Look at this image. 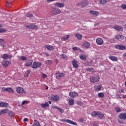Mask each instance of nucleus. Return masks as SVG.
I'll return each mask as SVG.
<instances>
[{
  "instance_id": "obj_43",
  "label": "nucleus",
  "mask_w": 126,
  "mask_h": 126,
  "mask_svg": "<svg viewBox=\"0 0 126 126\" xmlns=\"http://www.w3.org/2000/svg\"><path fill=\"white\" fill-rule=\"evenodd\" d=\"M6 31H7V30H6L5 29H0V33H3L4 32H6Z\"/></svg>"
},
{
  "instance_id": "obj_42",
  "label": "nucleus",
  "mask_w": 126,
  "mask_h": 126,
  "mask_svg": "<svg viewBox=\"0 0 126 126\" xmlns=\"http://www.w3.org/2000/svg\"><path fill=\"white\" fill-rule=\"evenodd\" d=\"M60 58L63 60H64L66 59V56L65 54H63L60 55Z\"/></svg>"
},
{
  "instance_id": "obj_6",
  "label": "nucleus",
  "mask_w": 126,
  "mask_h": 126,
  "mask_svg": "<svg viewBox=\"0 0 126 126\" xmlns=\"http://www.w3.org/2000/svg\"><path fill=\"white\" fill-rule=\"evenodd\" d=\"M17 93H18L20 95H22L23 94H25V92L24 91V89L20 87H18L16 88Z\"/></svg>"
},
{
  "instance_id": "obj_39",
  "label": "nucleus",
  "mask_w": 126,
  "mask_h": 126,
  "mask_svg": "<svg viewBox=\"0 0 126 126\" xmlns=\"http://www.w3.org/2000/svg\"><path fill=\"white\" fill-rule=\"evenodd\" d=\"M76 37L78 40H81L82 39V35L80 34H76Z\"/></svg>"
},
{
  "instance_id": "obj_19",
  "label": "nucleus",
  "mask_w": 126,
  "mask_h": 126,
  "mask_svg": "<svg viewBox=\"0 0 126 126\" xmlns=\"http://www.w3.org/2000/svg\"><path fill=\"white\" fill-rule=\"evenodd\" d=\"M64 73H61V72H58L56 73L57 78H61V77H64Z\"/></svg>"
},
{
  "instance_id": "obj_15",
  "label": "nucleus",
  "mask_w": 126,
  "mask_h": 126,
  "mask_svg": "<svg viewBox=\"0 0 126 126\" xmlns=\"http://www.w3.org/2000/svg\"><path fill=\"white\" fill-rule=\"evenodd\" d=\"M72 64L74 68H78V61L76 60H73L72 61Z\"/></svg>"
},
{
  "instance_id": "obj_34",
  "label": "nucleus",
  "mask_w": 126,
  "mask_h": 126,
  "mask_svg": "<svg viewBox=\"0 0 126 126\" xmlns=\"http://www.w3.org/2000/svg\"><path fill=\"white\" fill-rule=\"evenodd\" d=\"M98 115H99V111H94L91 114L92 117H96V116H98Z\"/></svg>"
},
{
  "instance_id": "obj_40",
  "label": "nucleus",
  "mask_w": 126,
  "mask_h": 126,
  "mask_svg": "<svg viewBox=\"0 0 126 126\" xmlns=\"http://www.w3.org/2000/svg\"><path fill=\"white\" fill-rule=\"evenodd\" d=\"M20 59L22 61H27V57H26V56H21L20 57Z\"/></svg>"
},
{
  "instance_id": "obj_5",
  "label": "nucleus",
  "mask_w": 126,
  "mask_h": 126,
  "mask_svg": "<svg viewBox=\"0 0 126 126\" xmlns=\"http://www.w3.org/2000/svg\"><path fill=\"white\" fill-rule=\"evenodd\" d=\"M26 28H28V29L36 30V29H38V26L36 25H33V24H31L30 25H28L26 26Z\"/></svg>"
},
{
  "instance_id": "obj_54",
  "label": "nucleus",
  "mask_w": 126,
  "mask_h": 126,
  "mask_svg": "<svg viewBox=\"0 0 126 126\" xmlns=\"http://www.w3.org/2000/svg\"><path fill=\"white\" fill-rule=\"evenodd\" d=\"M52 109H57V110H58L59 107H58V106H56V105H54L52 107Z\"/></svg>"
},
{
  "instance_id": "obj_29",
  "label": "nucleus",
  "mask_w": 126,
  "mask_h": 126,
  "mask_svg": "<svg viewBox=\"0 0 126 126\" xmlns=\"http://www.w3.org/2000/svg\"><path fill=\"white\" fill-rule=\"evenodd\" d=\"M90 13H91V14H93V15H95V16H97V15L99 14V12L97 11L90 10Z\"/></svg>"
},
{
  "instance_id": "obj_56",
  "label": "nucleus",
  "mask_w": 126,
  "mask_h": 126,
  "mask_svg": "<svg viewBox=\"0 0 126 126\" xmlns=\"http://www.w3.org/2000/svg\"><path fill=\"white\" fill-rule=\"evenodd\" d=\"M77 104H78L79 105H82V103L81 101H77Z\"/></svg>"
},
{
  "instance_id": "obj_10",
  "label": "nucleus",
  "mask_w": 126,
  "mask_h": 126,
  "mask_svg": "<svg viewBox=\"0 0 126 126\" xmlns=\"http://www.w3.org/2000/svg\"><path fill=\"white\" fill-rule=\"evenodd\" d=\"M33 63L32 60H28L25 62V66H31Z\"/></svg>"
},
{
  "instance_id": "obj_52",
  "label": "nucleus",
  "mask_w": 126,
  "mask_h": 126,
  "mask_svg": "<svg viewBox=\"0 0 126 126\" xmlns=\"http://www.w3.org/2000/svg\"><path fill=\"white\" fill-rule=\"evenodd\" d=\"M48 76H47V75L45 74L44 73H42V75H41V77H42V78H47Z\"/></svg>"
},
{
  "instance_id": "obj_22",
  "label": "nucleus",
  "mask_w": 126,
  "mask_h": 126,
  "mask_svg": "<svg viewBox=\"0 0 126 126\" xmlns=\"http://www.w3.org/2000/svg\"><path fill=\"white\" fill-rule=\"evenodd\" d=\"M82 47H84L85 48H86V49H88L89 48V47H90V43L87 41H86L82 44Z\"/></svg>"
},
{
  "instance_id": "obj_8",
  "label": "nucleus",
  "mask_w": 126,
  "mask_h": 126,
  "mask_svg": "<svg viewBox=\"0 0 126 126\" xmlns=\"http://www.w3.org/2000/svg\"><path fill=\"white\" fill-rule=\"evenodd\" d=\"M102 87H103V86H102V84H100L98 85L94 86V89L95 91H96V92H98V91H101V89H102Z\"/></svg>"
},
{
  "instance_id": "obj_47",
  "label": "nucleus",
  "mask_w": 126,
  "mask_h": 126,
  "mask_svg": "<svg viewBox=\"0 0 126 126\" xmlns=\"http://www.w3.org/2000/svg\"><path fill=\"white\" fill-rule=\"evenodd\" d=\"M121 8L123 9H126V4H122L121 6Z\"/></svg>"
},
{
  "instance_id": "obj_61",
  "label": "nucleus",
  "mask_w": 126,
  "mask_h": 126,
  "mask_svg": "<svg viewBox=\"0 0 126 126\" xmlns=\"http://www.w3.org/2000/svg\"><path fill=\"white\" fill-rule=\"evenodd\" d=\"M94 126H98V124H97V123H94Z\"/></svg>"
},
{
  "instance_id": "obj_26",
  "label": "nucleus",
  "mask_w": 126,
  "mask_h": 126,
  "mask_svg": "<svg viewBox=\"0 0 126 126\" xmlns=\"http://www.w3.org/2000/svg\"><path fill=\"white\" fill-rule=\"evenodd\" d=\"M68 101L70 106H73V105H74V99L73 98H70Z\"/></svg>"
},
{
  "instance_id": "obj_55",
  "label": "nucleus",
  "mask_w": 126,
  "mask_h": 126,
  "mask_svg": "<svg viewBox=\"0 0 126 126\" xmlns=\"http://www.w3.org/2000/svg\"><path fill=\"white\" fill-rule=\"evenodd\" d=\"M27 102H28L27 101H23L22 103V106H23V105H25L26 103H27Z\"/></svg>"
},
{
  "instance_id": "obj_25",
  "label": "nucleus",
  "mask_w": 126,
  "mask_h": 126,
  "mask_svg": "<svg viewBox=\"0 0 126 126\" xmlns=\"http://www.w3.org/2000/svg\"><path fill=\"white\" fill-rule=\"evenodd\" d=\"M7 112H8V109H7L1 110L0 111V116H1V115H4V114H6Z\"/></svg>"
},
{
  "instance_id": "obj_11",
  "label": "nucleus",
  "mask_w": 126,
  "mask_h": 126,
  "mask_svg": "<svg viewBox=\"0 0 126 126\" xmlns=\"http://www.w3.org/2000/svg\"><path fill=\"white\" fill-rule=\"evenodd\" d=\"M11 63V62L8 61H5L3 60L1 62V64L3 65V66H8L9 64H10Z\"/></svg>"
},
{
  "instance_id": "obj_17",
  "label": "nucleus",
  "mask_w": 126,
  "mask_h": 126,
  "mask_svg": "<svg viewBox=\"0 0 126 126\" xmlns=\"http://www.w3.org/2000/svg\"><path fill=\"white\" fill-rule=\"evenodd\" d=\"M115 38L119 41H122V40H124V39H125V36L122 35L121 34H118L115 35Z\"/></svg>"
},
{
  "instance_id": "obj_64",
  "label": "nucleus",
  "mask_w": 126,
  "mask_h": 126,
  "mask_svg": "<svg viewBox=\"0 0 126 126\" xmlns=\"http://www.w3.org/2000/svg\"><path fill=\"white\" fill-rule=\"evenodd\" d=\"M123 56L124 57H126V53H124V55H123Z\"/></svg>"
},
{
  "instance_id": "obj_36",
  "label": "nucleus",
  "mask_w": 126,
  "mask_h": 126,
  "mask_svg": "<svg viewBox=\"0 0 126 126\" xmlns=\"http://www.w3.org/2000/svg\"><path fill=\"white\" fill-rule=\"evenodd\" d=\"M31 72V71H30V70H27V72H26L24 75V77H28V75L30 74Z\"/></svg>"
},
{
  "instance_id": "obj_18",
  "label": "nucleus",
  "mask_w": 126,
  "mask_h": 126,
  "mask_svg": "<svg viewBox=\"0 0 126 126\" xmlns=\"http://www.w3.org/2000/svg\"><path fill=\"white\" fill-rule=\"evenodd\" d=\"M114 28L117 31H123L124 30V28L118 25L114 26Z\"/></svg>"
},
{
  "instance_id": "obj_23",
  "label": "nucleus",
  "mask_w": 126,
  "mask_h": 126,
  "mask_svg": "<svg viewBox=\"0 0 126 126\" xmlns=\"http://www.w3.org/2000/svg\"><path fill=\"white\" fill-rule=\"evenodd\" d=\"M109 59L111 60V61H112V62H117L119 60L118 57L116 56H110Z\"/></svg>"
},
{
  "instance_id": "obj_21",
  "label": "nucleus",
  "mask_w": 126,
  "mask_h": 126,
  "mask_svg": "<svg viewBox=\"0 0 126 126\" xmlns=\"http://www.w3.org/2000/svg\"><path fill=\"white\" fill-rule=\"evenodd\" d=\"M96 42L97 45H101L103 44V39L101 38H98L96 39Z\"/></svg>"
},
{
  "instance_id": "obj_24",
  "label": "nucleus",
  "mask_w": 126,
  "mask_h": 126,
  "mask_svg": "<svg viewBox=\"0 0 126 126\" xmlns=\"http://www.w3.org/2000/svg\"><path fill=\"white\" fill-rule=\"evenodd\" d=\"M0 107H3V108H7V107H8V103L1 102L0 103Z\"/></svg>"
},
{
  "instance_id": "obj_58",
  "label": "nucleus",
  "mask_w": 126,
  "mask_h": 126,
  "mask_svg": "<svg viewBox=\"0 0 126 126\" xmlns=\"http://www.w3.org/2000/svg\"><path fill=\"white\" fill-rule=\"evenodd\" d=\"M28 121H29V120L28 118H25L24 119V122H28Z\"/></svg>"
},
{
  "instance_id": "obj_28",
  "label": "nucleus",
  "mask_w": 126,
  "mask_h": 126,
  "mask_svg": "<svg viewBox=\"0 0 126 126\" xmlns=\"http://www.w3.org/2000/svg\"><path fill=\"white\" fill-rule=\"evenodd\" d=\"M49 103L48 102H45V103H41V107L43 108V109H45V108H47V107H49Z\"/></svg>"
},
{
  "instance_id": "obj_53",
  "label": "nucleus",
  "mask_w": 126,
  "mask_h": 126,
  "mask_svg": "<svg viewBox=\"0 0 126 126\" xmlns=\"http://www.w3.org/2000/svg\"><path fill=\"white\" fill-rule=\"evenodd\" d=\"M79 122H80V123H84V118H80L79 119Z\"/></svg>"
},
{
  "instance_id": "obj_1",
  "label": "nucleus",
  "mask_w": 126,
  "mask_h": 126,
  "mask_svg": "<svg viewBox=\"0 0 126 126\" xmlns=\"http://www.w3.org/2000/svg\"><path fill=\"white\" fill-rule=\"evenodd\" d=\"M50 13L52 15H58L62 13V10L57 7H52L51 8Z\"/></svg>"
},
{
  "instance_id": "obj_14",
  "label": "nucleus",
  "mask_w": 126,
  "mask_h": 126,
  "mask_svg": "<svg viewBox=\"0 0 126 126\" xmlns=\"http://www.w3.org/2000/svg\"><path fill=\"white\" fill-rule=\"evenodd\" d=\"M2 58L3 60H8V59H11L12 58V55L4 54Z\"/></svg>"
},
{
  "instance_id": "obj_35",
  "label": "nucleus",
  "mask_w": 126,
  "mask_h": 126,
  "mask_svg": "<svg viewBox=\"0 0 126 126\" xmlns=\"http://www.w3.org/2000/svg\"><path fill=\"white\" fill-rule=\"evenodd\" d=\"M32 126H40V123L37 120H35Z\"/></svg>"
},
{
  "instance_id": "obj_63",
  "label": "nucleus",
  "mask_w": 126,
  "mask_h": 126,
  "mask_svg": "<svg viewBox=\"0 0 126 126\" xmlns=\"http://www.w3.org/2000/svg\"><path fill=\"white\" fill-rule=\"evenodd\" d=\"M118 122H119V123H120V124H123V121H120V120H118Z\"/></svg>"
},
{
  "instance_id": "obj_30",
  "label": "nucleus",
  "mask_w": 126,
  "mask_h": 126,
  "mask_svg": "<svg viewBox=\"0 0 126 126\" xmlns=\"http://www.w3.org/2000/svg\"><path fill=\"white\" fill-rule=\"evenodd\" d=\"M44 48H47L48 51H53V50H54V46L52 45H45Z\"/></svg>"
},
{
  "instance_id": "obj_3",
  "label": "nucleus",
  "mask_w": 126,
  "mask_h": 126,
  "mask_svg": "<svg viewBox=\"0 0 126 126\" xmlns=\"http://www.w3.org/2000/svg\"><path fill=\"white\" fill-rule=\"evenodd\" d=\"M99 80H100V77L98 76H96L95 77L93 76L90 77V81L92 83H95V82H99Z\"/></svg>"
},
{
  "instance_id": "obj_27",
  "label": "nucleus",
  "mask_w": 126,
  "mask_h": 126,
  "mask_svg": "<svg viewBox=\"0 0 126 126\" xmlns=\"http://www.w3.org/2000/svg\"><path fill=\"white\" fill-rule=\"evenodd\" d=\"M80 59L82 60V61H86V59H87V57H86V55L84 54H81L80 55Z\"/></svg>"
},
{
  "instance_id": "obj_31",
  "label": "nucleus",
  "mask_w": 126,
  "mask_h": 126,
  "mask_svg": "<svg viewBox=\"0 0 126 126\" xmlns=\"http://www.w3.org/2000/svg\"><path fill=\"white\" fill-rule=\"evenodd\" d=\"M99 114H97L98 118H99L101 120H103V118H104V114L101 113V112L99 111Z\"/></svg>"
},
{
  "instance_id": "obj_38",
  "label": "nucleus",
  "mask_w": 126,
  "mask_h": 126,
  "mask_svg": "<svg viewBox=\"0 0 126 126\" xmlns=\"http://www.w3.org/2000/svg\"><path fill=\"white\" fill-rule=\"evenodd\" d=\"M98 96L99 97V98H104L105 97V95L103 93H99L98 94Z\"/></svg>"
},
{
  "instance_id": "obj_12",
  "label": "nucleus",
  "mask_w": 126,
  "mask_h": 126,
  "mask_svg": "<svg viewBox=\"0 0 126 126\" xmlns=\"http://www.w3.org/2000/svg\"><path fill=\"white\" fill-rule=\"evenodd\" d=\"M51 99L52 101L57 102L58 100H60V96L58 95H53L51 96Z\"/></svg>"
},
{
  "instance_id": "obj_7",
  "label": "nucleus",
  "mask_w": 126,
  "mask_h": 126,
  "mask_svg": "<svg viewBox=\"0 0 126 126\" xmlns=\"http://www.w3.org/2000/svg\"><path fill=\"white\" fill-rule=\"evenodd\" d=\"M77 5H79V6L81 7L87 6V5H88V2H87V1H86V0H83L81 2L78 3Z\"/></svg>"
},
{
  "instance_id": "obj_57",
  "label": "nucleus",
  "mask_w": 126,
  "mask_h": 126,
  "mask_svg": "<svg viewBox=\"0 0 126 126\" xmlns=\"http://www.w3.org/2000/svg\"><path fill=\"white\" fill-rule=\"evenodd\" d=\"M55 0H47V2H52V1H55Z\"/></svg>"
},
{
  "instance_id": "obj_20",
  "label": "nucleus",
  "mask_w": 126,
  "mask_h": 126,
  "mask_svg": "<svg viewBox=\"0 0 126 126\" xmlns=\"http://www.w3.org/2000/svg\"><path fill=\"white\" fill-rule=\"evenodd\" d=\"M116 49H118V50H126V47L123 45H116L115 46Z\"/></svg>"
},
{
  "instance_id": "obj_4",
  "label": "nucleus",
  "mask_w": 126,
  "mask_h": 126,
  "mask_svg": "<svg viewBox=\"0 0 126 126\" xmlns=\"http://www.w3.org/2000/svg\"><path fill=\"white\" fill-rule=\"evenodd\" d=\"M62 122H64V123H67L68 124H70V125H73V126H77V123L74 122L71 120H69L68 119H62Z\"/></svg>"
},
{
  "instance_id": "obj_45",
  "label": "nucleus",
  "mask_w": 126,
  "mask_h": 126,
  "mask_svg": "<svg viewBox=\"0 0 126 126\" xmlns=\"http://www.w3.org/2000/svg\"><path fill=\"white\" fill-rule=\"evenodd\" d=\"M26 16L27 17H33V14L30 13H28L26 15Z\"/></svg>"
},
{
  "instance_id": "obj_49",
  "label": "nucleus",
  "mask_w": 126,
  "mask_h": 126,
  "mask_svg": "<svg viewBox=\"0 0 126 126\" xmlns=\"http://www.w3.org/2000/svg\"><path fill=\"white\" fill-rule=\"evenodd\" d=\"M58 111H60V113H64V110H63V108H61L60 107H58Z\"/></svg>"
},
{
  "instance_id": "obj_50",
  "label": "nucleus",
  "mask_w": 126,
  "mask_h": 126,
  "mask_svg": "<svg viewBox=\"0 0 126 126\" xmlns=\"http://www.w3.org/2000/svg\"><path fill=\"white\" fill-rule=\"evenodd\" d=\"M7 88L2 87V88H1V91H2V92H5V91L7 92Z\"/></svg>"
},
{
  "instance_id": "obj_62",
  "label": "nucleus",
  "mask_w": 126,
  "mask_h": 126,
  "mask_svg": "<svg viewBox=\"0 0 126 126\" xmlns=\"http://www.w3.org/2000/svg\"><path fill=\"white\" fill-rule=\"evenodd\" d=\"M45 56H46V57H49V54L48 53H45L44 54Z\"/></svg>"
},
{
  "instance_id": "obj_16",
  "label": "nucleus",
  "mask_w": 126,
  "mask_h": 126,
  "mask_svg": "<svg viewBox=\"0 0 126 126\" xmlns=\"http://www.w3.org/2000/svg\"><path fill=\"white\" fill-rule=\"evenodd\" d=\"M69 94L70 97L71 98H74V97H77V96H78V94L75 92H70Z\"/></svg>"
},
{
  "instance_id": "obj_32",
  "label": "nucleus",
  "mask_w": 126,
  "mask_h": 126,
  "mask_svg": "<svg viewBox=\"0 0 126 126\" xmlns=\"http://www.w3.org/2000/svg\"><path fill=\"white\" fill-rule=\"evenodd\" d=\"M8 116H9L10 118H12L13 116H15V113H14L13 111H10L8 113Z\"/></svg>"
},
{
  "instance_id": "obj_13",
  "label": "nucleus",
  "mask_w": 126,
  "mask_h": 126,
  "mask_svg": "<svg viewBox=\"0 0 126 126\" xmlns=\"http://www.w3.org/2000/svg\"><path fill=\"white\" fill-rule=\"evenodd\" d=\"M55 6H57V7H59L60 8H62V7H64V3H60L57 2L55 3Z\"/></svg>"
},
{
  "instance_id": "obj_9",
  "label": "nucleus",
  "mask_w": 126,
  "mask_h": 126,
  "mask_svg": "<svg viewBox=\"0 0 126 126\" xmlns=\"http://www.w3.org/2000/svg\"><path fill=\"white\" fill-rule=\"evenodd\" d=\"M118 118H119L120 120H123L124 121H125V120H126V113H120L118 116Z\"/></svg>"
},
{
  "instance_id": "obj_46",
  "label": "nucleus",
  "mask_w": 126,
  "mask_h": 126,
  "mask_svg": "<svg viewBox=\"0 0 126 126\" xmlns=\"http://www.w3.org/2000/svg\"><path fill=\"white\" fill-rule=\"evenodd\" d=\"M72 50L73 51H80L81 49L76 47H74L72 48Z\"/></svg>"
},
{
  "instance_id": "obj_41",
  "label": "nucleus",
  "mask_w": 126,
  "mask_h": 126,
  "mask_svg": "<svg viewBox=\"0 0 126 126\" xmlns=\"http://www.w3.org/2000/svg\"><path fill=\"white\" fill-rule=\"evenodd\" d=\"M99 2L101 4H105L107 2V0H99Z\"/></svg>"
},
{
  "instance_id": "obj_37",
  "label": "nucleus",
  "mask_w": 126,
  "mask_h": 126,
  "mask_svg": "<svg viewBox=\"0 0 126 126\" xmlns=\"http://www.w3.org/2000/svg\"><path fill=\"white\" fill-rule=\"evenodd\" d=\"M68 38H69V35H66L65 36V37H62L61 38V40H62V41H66V40H67V39H68Z\"/></svg>"
},
{
  "instance_id": "obj_33",
  "label": "nucleus",
  "mask_w": 126,
  "mask_h": 126,
  "mask_svg": "<svg viewBox=\"0 0 126 126\" xmlns=\"http://www.w3.org/2000/svg\"><path fill=\"white\" fill-rule=\"evenodd\" d=\"M7 92L8 93H14V90L11 88H7Z\"/></svg>"
},
{
  "instance_id": "obj_2",
  "label": "nucleus",
  "mask_w": 126,
  "mask_h": 126,
  "mask_svg": "<svg viewBox=\"0 0 126 126\" xmlns=\"http://www.w3.org/2000/svg\"><path fill=\"white\" fill-rule=\"evenodd\" d=\"M42 66V63L39 62H33L32 66H31L32 68H38V67H40Z\"/></svg>"
},
{
  "instance_id": "obj_59",
  "label": "nucleus",
  "mask_w": 126,
  "mask_h": 126,
  "mask_svg": "<svg viewBox=\"0 0 126 126\" xmlns=\"http://www.w3.org/2000/svg\"><path fill=\"white\" fill-rule=\"evenodd\" d=\"M3 41H4V39H0V44H1Z\"/></svg>"
},
{
  "instance_id": "obj_60",
  "label": "nucleus",
  "mask_w": 126,
  "mask_h": 126,
  "mask_svg": "<svg viewBox=\"0 0 126 126\" xmlns=\"http://www.w3.org/2000/svg\"><path fill=\"white\" fill-rule=\"evenodd\" d=\"M119 92L120 93H124V90H120L119 91Z\"/></svg>"
},
{
  "instance_id": "obj_48",
  "label": "nucleus",
  "mask_w": 126,
  "mask_h": 126,
  "mask_svg": "<svg viewBox=\"0 0 126 126\" xmlns=\"http://www.w3.org/2000/svg\"><path fill=\"white\" fill-rule=\"evenodd\" d=\"M53 63V62L52 61V60H47V61L46 62V63L47 64H48V65L51 64V63Z\"/></svg>"
},
{
  "instance_id": "obj_51",
  "label": "nucleus",
  "mask_w": 126,
  "mask_h": 126,
  "mask_svg": "<svg viewBox=\"0 0 126 126\" xmlns=\"http://www.w3.org/2000/svg\"><path fill=\"white\" fill-rule=\"evenodd\" d=\"M88 71H92V72H94V69L93 68H88L87 69Z\"/></svg>"
},
{
  "instance_id": "obj_44",
  "label": "nucleus",
  "mask_w": 126,
  "mask_h": 126,
  "mask_svg": "<svg viewBox=\"0 0 126 126\" xmlns=\"http://www.w3.org/2000/svg\"><path fill=\"white\" fill-rule=\"evenodd\" d=\"M115 110L117 113H120V112H122V109H121L120 107H115Z\"/></svg>"
}]
</instances>
